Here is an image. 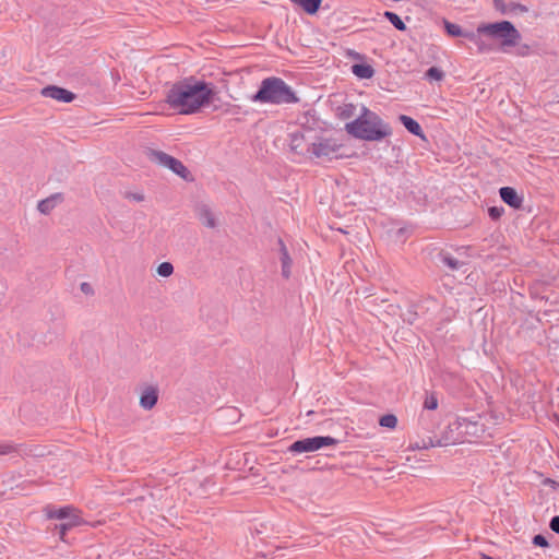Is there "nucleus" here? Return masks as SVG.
<instances>
[{"label":"nucleus","mask_w":559,"mask_h":559,"mask_svg":"<svg viewBox=\"0 0 559 559\" xmlns=\"http://www.w3.org/2000/svg\"><path fill=\"white\" fill-rule=\"evenodd\" d=\"M399 119L411 133L419 136V123L416 120L406 115H401Z\"/></svg>","instance_id":"19"},{"label":"nucleus","mask_w":559,"mask_h":559,"mask_svg":"<svg viewBox=\"0 0 559 559\" xmlns=\"http://www.w3.org/2000/svg\"><path fill=\"white\" fill-rule=\"evenodd\" d=\"M167 168L183 179L189 175L187 167L175 157H173L171 162L167 165Z\"/></svg>","instance_id":"18"},{"label":"nucleus","mask_w":559,"mask_h":559,"mask_svg":"<svg viewBox=\"0 0 559 559\" xmlns=\"http://www.w3.org/2000/svg\"><path fill=\"white\" fill-rule=\"evenodd\" d=\"M150 158H151V160L158 164L159 166L167 168V165L171 162L173 156H170L162 151H151Z\"/></svg>","instance_id":"17"},{"label":"nucleus","mask_w":559,"mask_h":559,"mask_svg":"<svg viewBox=\"0 0 559 559\" xmlns=\"http://www.w3.org/2000/svg\"><path fill=\"white\" fill-rule=\"evenodd\" d=\"M299 139H301V136H299L298 134H294V135H293V139H292V148H293L294 151H296V150H297V147H298V144H297L296 142H297Z\"/></svg>","instance_id":"34"},{"label":"nucleus","mask_w":559,"mask_h":559,"mask_svg":"<svg viewBox=\"0 0 559 559\" xmlns=\"http://www.w3.org/2000/svg\"><path fill=\"white\" fill-rule=\"evenodd\" d=\"M41 95L63 103H70L74 99L73 93L55 85L44 87L41 90Z\"/></svg>","instance_id":"9"},{"label":"nucleus","mask_w":559,"mask_h":559,"mask_svg":"<svg viewBox=\"0 0 559 559\" xmlns=\"http://www.w3.org/2000/svg\"><path fill=\"white\" fill-rule=\"evenodd\" d=\"M212 83L187 78L175 83L167 92L166 102L180 115H192L207 106L214 96Z\"/></svg>","instance_id":"1"},{"label":"nucleus","mask_w":559,"mask_h":559,"mask_svg":"<svg viewBox=\"0 0 559 559\" xmlns=\"http://www.w3.org/2000/svg\"><path fill=\"white\" fill-rule=\"evenodd\" d=\"M156 272L162 277H169L174 273V265L170 262L160 263Z\"/></svg>","instance_id":"27"},{"label":"nucleus","mask_w":559,"mask_h":559,"mask_svg":"<svg viewBox=\"0 0 559 559\" xmlns=\"http://www.w3.org/2000/svg\"><path fill=\"white\" fill-rule=\"evenodd\" d=\"M439 400L436 393H429L426 395L424 401V407L429 411L437 409Z\"/></svg>","instance_id":"26"},{"label":"nucleus","mask_w":559,"mask_h":559,"mask_svg":"<svg viewBox=\"0 0 559 559\" xmlns=\"http://www.w3.org/2000/svg\"><path fill=\"white\" fill-rule=\"evenodd\" d=\"M379 424L381 427L394 429L397 425V418L393 414H386L380 418Z\"/></svg>","instance_id":"25"},{"label":"nucleus","mask_w":559,"mask_h":559,"mask_svg":"<svg viewBox=\"0 0 559 559\" xmlns=\"http://www.w3.org/2000/svg\"><path fill=\"white\" fill-rule=\"evenodd\" d=\"M81 288H82V290H83V292H87V289H88V284L83 283V284L81 285Z\"/></svg>","instance_id":"35"},{"label":"nucleus","mask_w":559,"mask_h":559,"mask_svg":"<svg viewBox=\"0 0 559 559\" xmlns=\"http://www.w3.org/2000/svg\"><path fill=\"white\" fill-rule=\"evenodd\" d=\"M467 426L468 423L465 419L455 420L449 424L440 436L428 437V441L424 443V447H448L462 443L465 440L463 428H467Z\"/></svg>","instance_id":"5"},{"label":"nucleus","mask_w":559,"mask_h":559,"mask_svg":"<svg viewBox=\"0 0 559 559\" xmlns=\"http://www.w3.org/2000/svg\"><path fill=\"white\" fill-rule=\"evenodd\" d=\"M199 216L203 225L206 227L214 228L216 226L215 216L207 207H202Z\"/></svg>","instance_id":"20"},{"label":"nucleus","mask_w":559,"mask_h":559,"mask_svg":"<svg viewBox=\"0 0 559 559\" xmlns=\"http://www.w3.org/2000/svg\"><path fill=\"white\" fill-rule=\"evenodd\" d=\"M405 233H406V229H405V228H400V229L397 230V235H399V236H400V235H401V236H403Z\"/></svg>","instance_id":"36"},{"label":"nucleus","mask_w":559,"mask_h":559,"mask_svg":"<svg viewBox=\"0 0 559 559\" xmlns=\"http://www.w3.org/2000/svg\"><path fill=\"white\" fill-rule=\"evenodd\" d=\"M533 543H534V545L539 546V547L548 546L546 538L542 535H536L533 539Z\"/></svg>","instance_id":"32"},{"label":"nucleus","mask_w":559,"mask_h":559,"mask_svg":"<svg viewBox=\"0 0 559 559\" xmlns=\"http://www.w3.org/2000/svg\"><path fill=\"white\" fill-rule=\"evenodd\" d=\"M348 134L366 141H381L391 134V128L376 112L361 106L359 116L345 124Z\"/></svg>","instance_id":"2"},{"label":"nucleus","mask_w":559,"mask_h":559,"mask_svg":"<svg viewBox=\"0 0 559 559\" xmlns=\"http://www.w3.org/2000/svg\"><path fill=\"white\" fill-rule=\"evenodd\" d=\"M80 524V518L79 515H73L72 519L66 523H62L60 525H57L56 528L59 531L60 537L63 538L66 533L71 530L72 527Z\"/></svg>","instance_id":"21"},{"label":"nucleus","mask_w":559,"mask_h":559,"mask_svg":"<svg viewBox=\"0 0 559 559\" xmlns=\"http://www.w3.org/2000/svg\"><path fill=\"white\" fill-rule=\"evenodd\" d=\"M337 440L330 436H316L311 438H305L293 442L288 451L294 454H301L308 452H314L322 448L333 447L337 444Z\"/></svg>","instance_id":"6"},{"label":"nucleus","mask_w":559,"mask_h":559,"mask_svg":"<svg viewBox=\"0 0 559 559\" xmlns=\"http://www.w3.org/2000/svg\"><path fill=\"white\" fill-rule=\"evenodd\" d=\"M293 2L300 7L306 13L314 14L320 9L322 0H293Z\"/></svg>","instance_id":"15"},{"label":"nucleus","mask_w":559,"mask_h":559,"mask_svg":"<svg viewBox=\"0 0 559 559\" xmlns=\"http://www.w3.org/2000/svg\"><path fill=\"white\" fill-rule=\"evenodd\" d=\"M340 147L341 145L334 139H320L318 142H313L308 151L317 158L331 160L340 157Z\"/></svg>","instance_id":"7"},{"label":"nucleus","mask_w":559,"mask_h":559,"mask_svg":"<svg viewBox=\"0 0 559 559\" xmlns=\"http://www.w3.org/2000/svg\"><path fill=\"white\" fill-rule=\"evenodd\" d=\"M550 528L559 534V515L558 516H554L550 521Z\"/></svg>","instance_id":"33"},{"label":"nucleus","mask_w":559,"mask_h":559,"mask_svg":"<svg viewBox=\"0 0 559 559\" xmlns=\"http://www.w3.org/2000/svg\"><path fill=\"white\" fill-rule=\"evenodd\" d=\"M45 511L48 519L67 520V522L70 521L73 515H78L75 513V509L71 506H66L59 509L47 507Z\"/></svg>","instance_id":"12"},{"label":"nucleus","mask_w":559,"mask_h":559,"mask_svg":"<svg viewBox=\"0 0 559 559\" xmlns=\"http://www.w3.org/2000/svg\"><path fill=\"white\" fill-rule=\"evenodd\" d=\"M158 400V390L154 386H146L140 396V406L146 411L152 409Z\"/></svg>","instance_id":"11"},{"label":"nucleus","mask_w":559,"mask_h":559,"mask_svg":"<svg viewBox=\"0 0 559 559\" xmlns=\"http://www.w3.org/2000/svg\"><path fill=\"white\" fill-rule=\"evenodd\" d=\"M425 76L430 82H440L444 78V72L440 68L432 67L426 72Z\"/></svg>","instance_id":"23"},{"label":"nucleus","mask_w":559,"mask_h":559,"mask_svg":"<svg viewBox=\"0 0 559 559\" xmlns=\"http://www.w3.org/2000/svg\"><path fill=\"white\" fill-rule=\"evenodd\" d=\"M278 245L281 247L282 275L288 278L290 275L292 259L287 248L281 239H278Z\"/></svg>","instance_id":"14"},{"label":"nucleus","mask_w":559,"mask_h":559,"mask_svg":"<svg viewBox=\"0 0 559 559\" xmlns=\"http://www.w3.org/2000/svg\"><path fill=\"white\" fill-rule=\"evenodd\" d=\"M500 198L509 206L519 210L523 205V198L512 187H502L499 190Z\"/></svg>","instance_id":"10"},{"label":"nucleus","mask_w":559,"mask_h":559,"mask_svg":"<svg viewBox=\"0 0 559 559\" xmlns=\"http://www.w3.org/2000/svg\"><path fill=\"white\" fill-rule=\"evenodd\" d=\"M124 198L133 202H142L144 194L141 192H126Z\"/></svg>","instance_id":"31"},{"label":"nucleus","mask_w":559,"mask_h":559,"mask_svg":"<svg viewBox=\"0 0 559 559\" xmlns=\"http://www.w3.org/2000/svg\"><path fill=\"white\" fill-rule=\"evenodd\" d=\"M250 100L259 104L288 105L299 100L296 93L283 79L276 76L265 78Z\"/></svg>","instance_id":"3"},{"label":"nucleus","mask_w":559,"mask_h":559,"mask_svg":"<svg viewBox=\"0 0 559 559\" xmlns=\"http://www.w3.org/2000/svg\"><path fill=\"white\" fill-rule=\"evenodd\" d=\"M17 452V447L11 442H0V455H9Z\"/></svg>","instance_id":"28"},{"label":"nucleus","mask_w":559,"mask_h":559,"mask_svg":"<svg viewBox=\"0 0 559 559\" xmlns=\"http://www.w3.org/2000/svg\"><path fill=\"white\" fill-rule=\"evenodd\" d=\"M383 16L385 19H388L394 25V27L397 28L399 31L406 29L405 23L401 20V17L396 13L391 12V11H385L383 13Z\"/></svg>","instance_id":"22"},{"label":"nucleus","mask_w":559,"mask_h":559,"mask_svg":"<svg viewBox=\"0 0 559 559\" xmlns=\"http://www.w3.org/2000/svg\"><path fill=\"white\" fill-rule=\"evenodd\" d=\"M442 261L451 270H457L462 265V263L459 260L449 255H444L442 258Z\"/></svg>","instance_id":"29"},{"label":"nucleus","mask_w":559,"mask_h":559,"mask_svg":"<svg viewBox=\"0 0 559 559\" xmlns=\"http://www.w3.org/2000/svg\"><path fill=\"white\" fill-rule=\"evenodd\" d=\"M353 73L359 79H370L374 74L371 66L365 63H357L352 67Z\"/></svg>","instance_id":"16"},{"label":"nucleus","mask_w":559,"mask_h":559,"mask_svg":"<svg viewBox=\"0 0 559 559\" xmlns=\"http://www.w3.org/2000/svg\"><path fill=\"white\" fill-rule=\"evenodd\" d=\"M61 201L62 195L60 193H56L45 200H41L38 203L37 209L43 214H49Z\"/></svg>","instance_id":"13"},{"label":"nucleus","mask_w":559,"mask_h":559,"mask_svg":"<svg viewBox=\"0 0 559 559\" xmlns=\"http://www.w3.org/2000/svg\"><path fill=\"white\" fill-rule=\"evenodd\" d=\"M356 107L353 104H345L337 108V115L341 119H349L355 115Z\"/></svg>","instance_id":"24"},{"label":"nucleus","mask_w":559,"mask_h":559,"mask_svg":"<svg viewBox=\"0 0 559 559\" xmlns=\"http://www.w3.org/2000/svg\"><path fill=\"white\" fill-rule=\"evenodd\" d=\"M483 559H492L491 557H488L486 555L483 556Z\"/></svg>","instance_id":"37"},{"label":"nucleus","mask_w":559,"mask_h":559,"mask_svg":"<svg viewBox=\"0 0 559 559\" xmlns=\"http://www.w3.org/2000/svg\"><path fill=\"white\" fill-rule=\"evenodd\" d=\"M444 27H445L448 35H450V36H453V37L465 36L469 40L474 41L477 45L478 50L480 52L489 50V47L484 43L483 39L477 37V35L474 33H464L460 25L445 21Z\"/></svg>","instance_id":"8"},{"label":"nucleus","mask_w":559,"mask_h":559,"mask_svg":"<svg viewBox=\"0 0 559 559\" xmlns=\"http://www.w3.org/2000/svg\"><path fill=\"white\" fill-rule=\"evenodd\" d=\"M476 35L487 36L500 43L502 48L514 47L521 39L520 32L509 21H500L496 23H481L477 26Z\"/></svg>","instance_id":"4"},{"label":"nucleus","mask_w":559,"mask_h":559,"mask_svg":"<svg viewBox=\"0 0 559 559\" xmlns=\"http://www.w3.org/2000/svg\"><path fill=\"white\" fill-rule=\"evenodd\" d=\"M503 213H504L503 207L492 206V207H489V210H488V214L492 219H499Z\"/></svg>","instance_id":"30"}]
</instances>
